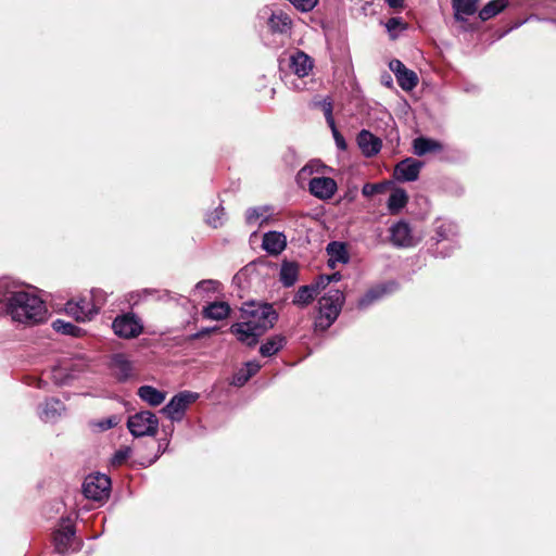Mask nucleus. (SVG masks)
<instances>
[{"instance_id": "obj_1", "label": "nucleus", "mask_w": 556, "mask_h": 556, "mask_svg": "<svg viewBox=\"0 0 556 556\" xmlns=\"http://www.w3.org/2000/svg\"><path fill=\"white\" fill-rule=\"evenodd\" d=\"M240 321L230 327L237 340L249 348H254L267 330L278 320V313L273 304L261 301H249L242 304Z\"/></svg>"}, {"instance_id": "obj_2", "label": "nucleus", "mask_w": 556, "mask_h": 556, "mask_svg": "<svg viewBox=\"0 0 556 556\" xmlns=\"http://www.w3.org/2000/svg\"><path fill=\"white\" fill-rule=\"evenodd\" d=\"M9 314L14 321L38 324L45 320L47 308L43 301L12 282Z\"/></svg>"}, {"instance_id": "obj_3", "label": "nucleus", "mask_w": 556, "mask_h": 556, "mask_svg": "<svg viewBox=\"0 0 556 556\" xmlns=\"http://www.w3.org/2000/svg\"><path fill=\"white\" fill-rule=\"evenodd\" d=\"M344 294L339 289H330L318 300L319 316L315 327L323 331L327 330L338 318L344 303Z\"/></svg>"}, {"instance_id": "obj_4", "label": "nucleus", "mask_w": 556, "mask_h": 556, "mask_svg": "<svg viewBox=\"0 0 556 556\" xmlns=\"http://www.w3.org/2000/svg\"><path fill=\"white\" fill-rule=\"evenodd\" d=\"M127 428L136 437H155L159 431V419L150 410H141L128 417Z\"/></svg>"}, {"instance_id": "obj_5", "label": "nucleus", "mask_w": 556, "mask_h": 556, "mask_svg": "<svg viewBox=\"0 0 556 556\" xmlns=\"http://www.w3.org/2000/svg\"><path fill=\"white\" fill-rule=\"evenodd\" d=\"M111 479L104 473L89 475L83 483L84 495L92 501L108 500L111 493Z\"/></svg>"}, {"instance_id": "obj_6", "label": "nucleus", "mask_w": 556, "mask_h": 556, "mask_svg": "<svg viewBox=\"0 0 556 556\" xmlns=\"http://www.w3.org/2000/svg\"><path fill=\"white\" fill-rule=\"evenodd\" d=\"M198 397L199 394L191 391L179 392L161 409V413L172 421H180L188 406L194 403Z\"/></svg>"}, {"instance_id": "obj_7", "label": "nucleus", "mask_w": 556, "mask_h": 556, "mask_svg": "<svg viewBox=\"0 0 556 556\" xmlns=\"http://www.w3.org/2000/svg\"><path fill=\"white\" fill-rule=\"evenodd\" d=\"M114 333L123 339H132L140 336L143 331V326L139 318L132 314L127 313L117 316L112 324Z\"/></svg>"}, {"instance_id": "obj_8", "label": "nucleus", "mask_w": 556, "mask_h": 556, "mask_svg": "<svg viewBox=\"0 0 556 556\" xmlns=\"http://www.w3.org/2000/svg\"><path fill=\"white\" fill-rule=\"evenodd\" d=\"M65 312L76 321L84 323L91 320L99 313V308L91 299L81 298L78 301H68L65 304Z\"/></svg>"}, {"instance_id": "obj_9", "label": "nucleus", "mask_w": 556, "mask_h": 556, "mask_svg": "<svg viewBox=\"0 0 556 556\" xmlns=\"http://www.w3.org/2000/svg\"><path fill=\"white\" fill-rule=\"evenodd\" d=\"M422 163L413 157H406L394 167V177L399 181H415L419 177Z\"/></svg>"}, {"instance_id": "obj_10", "label": "nucleus", "mask_w": 556, "mask_h": 556, "mask_svg": "<svg viewBox=\"0 0 556 556\" xmlns=\"http://www.w3.org/2000/svg\"><path fill=\"white\" fill-rule=\"evenodd\" d=\"M308 186L311 193L321 200L332 198L338 188L334 179L325 176L313 177Z\"/></svg>"}, {"instance_id": "obj_11", "label": "nucleus", "mask_w": 556, "mask_h": 556, "mask_svg": "<svg viewBox=\"0 0 556 556\" xmlns=\"http://www.w3.org/2000/svg\"><path fill=\"white\" fill-rule=\"evenodd\" d=\"M356 141L358 148L366 157H372L377 155L382 148L381 139L367 129H362L357 134Z\"/></svg>"}, {"instance_id": "obj_12", "label": "nucleus", "mask_w": 556, "mask_h": 556, "mask_svg": "<svg viewBox=\"0 0 556 556\" xmlns=\"http://www.w3.org/2000/svg\"><path fill=\"white\" fill-rule=\"evenodd\" d=\"M390 241L399 248H408L414 244L412 229L409 225L403 220L394 224L390 228Z\"/></svg>"}, {"instance_id": "obj_13", "label": "nucleus", "mask_w": 556, "mask_h": 556, "mask_svg": "<svg viewBox=\"0 0 556 556\" xmlns=\"http://www.w3.org/2000/svg\"><path fill=\"white\" fill-rule=\"evenodd\" d=\"M110 368L112 369L115 378L121 382L128 380L132 374L131 362L122 353L114 354L112 356Z\"/></svg>"}, {"instance_id": "obj_14", "label": "nucleus", "mask_w": 556, "mask_h": 556, "mask_svg": "<svg viewBox=\"0 0 556 556\" xmlns=\"http://www.w3.org/2000/svg\"><path fill=\"white\" fill-rule=\"evenodd\" d=\"M314 62L305 52L298 50L290 58V68L299 77H305L313 70Z\"/></svg>"}, {"instance_id": "obj_15", "label": "nucleus", "mask_w": 556, "mask_h": 556, "mask_svg": "<svg viewBox=\"0 0 556 556\" xmlns=\"http://www.w3.org/2000/svg\"><path fill=\"white\" fill-rule=\"evenodd\" d=\"M286 245V236L281 232L269 231L263 237L262 247L269 254L277 255L281 253Z\"/></svg>"}, {"instance_id": "obj_16", "label": "nucleus", "mask_w": 556, "mask_h": 556, "mask_svg": "<svg viewBox=\"0 0 556 556\" xmlns=\"http://www.w3.org/2000/svg\"><path fill=\"white\" fill-rule=\"evenodd\" d=\"M480 0H452L454 17L457 22L465 23V15H473L478 11Z\"/></svg>"}, {"instance_id": "obj_17", "label": "nucleus", "mask_w": 556, "mask_h": 556, "mask_svg": "<svg viewBox=\"0 0 556 556\" xmlns=\"http://www.w3.org/2000/svg\"><path fill=\"white\" fill-rule=\"evenodd\" d=\"M292 26L291 17L283 11L273 12L268 18V27L273 34H287Z\"/></svg>"}, {"instance_id": "obj_18", "label": "nucleus", "mask_w": 556, "mask_h": 556, "mask_svg": "<svg viewBox=\"0 0 556 556\" xmlns=\"http://www.w3.org/2000/svg\"><path fill=\"white\" fill-rule=\"evenodd\" d=\"M75 534V528L72 525H67L65 527H62L61 529L56 530L53 533V544L55 547V551L63 554L65 553L70 545L72 538Z\"/></svg>"}, {"instance_id": "obj_19", "label": "nucleus", "mask_w": 556, "mask_h": 556, "mask_svg": "<svg viewBox=\"0 0 556 556\" xmlns=\"http://www.w3.org/2000/svg\"><path fill=\"white\" fill-rule=\"evenodd\" d=\"M413 149L416 155L422 156L428 153L441 152L443 150V146L434 139L418 137L413 141Z\"/></svg>"}, {"instance_id": "obj_20", "label": "nucleus", "mask_w": 556, "mask_h": 556, "mask_svg": "<svg viewBox=\"0 0 556 556\" xmlns=\"http://www.w3.org/2000/svg\"><path fill=\"white\" fill-rule=\"evenodd\" d=\"M138 396L147 402L151 406L161 405L165 397L166 393L155 389L152 386H141L137 391Z\"/></svg>"}, {"instance_id": "obj_21", "label": "nucleus", "mask_w": 556, "mask_h": 556, "mask_svg": "<svg viewBox=\"0 0 556 556\" xmlns=\"http://www.w3.org/2000/svg\"><path fill=\"white\" fill-rule=\"evenodd\" d=\"M287 343V338L282 334H275L266 340L260 348V354L263 357H270L277 354Z\"/></svg>"}, {"instance_id": "obj_22", "label": "nucleus", "mask_w": 556, "mask_h": 556, "mask_svg": "<svg viewBox=\"0 0 556 556\" xmlns=\"http://www.w3.org/2000/svg\"><path fill=\"white\" fill-rule=\"evenodd\" d=\"M509 4L508 0H492L488 2L478 13L481 22L489 21L503 12Z\"/></svg>"}, {"instance_id": "obj_23", "label": "nucleus", "mask_w": 556, "mask_h": 556, "mask_svg": "<svg viewBox=\"0 0 556 556\" xmlns=\"http://www.w3.org/2000/svg\"><path fill=\"white\" fill-rule=\"evenodd\" d=\"M65 410L63 402L56 397H51L45 402L41 418L46 421L59 418Z\"/></svg>"}, {"instance_id": "obj_24", "label": "nucleus", "mask_w": 556, "mask_h": 556, "mask_svg": "<svg viewBox=\"0 0 556 556\" xmlns=\"http://www.w3.org/2000/svg\"><path fill=\"white\" fill-rule=\"evenodd\" d=\"M229 313L230 306L226 302H213L203 309L204 317L213 320H223Z\"/></svg>"}, {"instance_id": "obj_25", "label": "nucleus", "mask_w": 556, "mask_h": 556, "mask_svg": "<svg viewBox=\"0 0 556 556\" xmlns=\"http://www.w3.org/2000/svg\"><path fill=\"white\" fill-rule=\"evenodd\" d=\"M408 202V195L402 188H397L392 191L388 200V208L391 214H397L402 208L406 206Z\"/></svg>"}, {"instance_id": "obj_26", "label": "nucleus", "mask_w": 556, "mask_h": 556, "mask_svg": "<svg viewBox=\"0 0 556 556\" xmlns=\"http://www.w3.org/2000/svg\"><path fill=\"white\" fill-rule=\"evenodd\" d=\"M299 276V266L294 262H283L280 269V281L281 283L289 288L292 287Z\"/></svg>"}, {"instance_id": "obj_27", "label": "nucleus", "mask_w": 556, "mask_h": 556, "mask_svg": "<svg viewBox=\"0 0 556 556\" xmlns=\"http://www.w3.org/2000/svg\"><path fill=\"white\" fill-rule=\"evenodd\" d=\"M327 254L333 257L336 261L340 263H348L350 261V255L346 250V245L343 242L331 241L327 244L326 248Z\"/></svg>"}, {"instance_id": "obj_28", "label": "nucleus", "mask_w": 556, "mask_h": 556, "mask_svg": "<svg viewBox=\"0 0 556 556\" xmlns=\"http://www.w3.org/2000/svg\"><path fill=\"white\" fill-rule=\"evenodd\" d=\"M316 296L317 295L314 291V288L311 285L302 286L296 291V293L292 300V303L294 305L304 307V306L308 305L309 303H312Z\"/></svg>"}, {"instance_id": "obj_29", "label": "nucleus", "mask_w": 556, "mask_h": 556, "mask_svg": "<svg viewBox=\"0 0 556 556\" xmlns=\"http://www.w3.org/2000/svg\"><path fill=\"white\" fill-rule=\"evenodd\" d=\"M396 80L399 86L405 91H410L418 85L417 74L409 68L402 70L401 74L396 76Z\"/></svg>"}, {"instance_id": "obj_30", "label": "nucleus", "mask_w": 556, "mask_h": 556, "mask_svg": "<svg viewBox=\"0 0 556 556\" xmlns=\"http://www.w3.org/2000/svg\"><path fill=\"white\" fill-rule=\"evenodd\" d=\"M52 328L59 333L72 336L74 338L81 337V334L84 332V330L81 328L75 326L72 323H68V321H65L62 319L54 320L52 323Z\"/></svg>"}, {"instance_id": "obj_31", "label": "nucleus", "mask_w": 556, "mask_h": 556, "mask_svg": "<svg viewBox=\"0 0 556 556\" xmlns=\"http://www.w3.org/2000/svg\"><path fill=\"white\" fill-rule=\"evenodd\" d=\"M11 288V281L0 279V315L9 314V302L12 294Z\"/></svg>"}, {"instance_id": "obj_32", "label": "nucleus", "mask_w": 556, "mask_h": 556, "mask_svg": "<svg viewBox=\"0 0 556 556\" xmlns=\"http://www.w3.org/2000/svg\"><path fill=\"white\" fill-rule=\"evenodd\" d=\"M386 293V288L377 286L369 289L359 300L358 307L366 308L371 305L375 301L379 300Z\"/></svg>"}, {"instance_id": "obj_33", "label": "nucleus", "mask_w": 556, "mask_h": 556, "mask_svg": "<svg viewBox=\"0 0 556 556\" xmlns=\"http://www.w3.org/2000/svg\"><path fill=\"white\" fill-rule=\"evenodd\" d=\"M389 182L382 181L377 184L367 182L363 186L362 193L364 197L369 198L375 194L384 193L388 190Z\"/></svg>"}, {"instance_id": "obj_34", "label": "nucleus", "mask_w": 556, "mask_h": 556, "mask_svg": "<svg viewBox=\"0 0 556 556\" xmlns=\"http://www.w3.org/2000/svg\"><path fill=\"white\" fill-rule=\"evenodd\" d=\"M386 28L389 31L390 37L395 39L396 35H394L393 31L397 28L407 29V23H405L401 17H391L386 23Z\"/></svg>"}, {"instance_id": "obj_35", "label": "nucleus", "mask_w": 556, "mask_h": 556, "mask_svg": "<svg viewBox=\"0 0 556 556\" xmlns=\"http://www.w3.org/2000/svg\"><path fill=\"white\" fill-rule=\"evenodd\" d=\"M224 215V207L219 206L215 208L213 212H211L207 216V224L214 228L220 227L223 225L222 223V216Z\"/></svg>"}, {"instance_id": "obj_36", "label": "nucleus", "mask_w": 556, "mask_h": 556, "mask_svg": "<svg viewBox=\"0 0 556 556\" xmlns=\"http://www.w3.org/2000/svg\"><path fill=\"white\" fill-rule=\"evenodd\" d=\"M291 3L302 12H309L317 5L318 0H291Z\"/></svg>"}, {"instance_id": "obj_37", "label": "nucleus", "mask_w": 556, "mask_h": 556, "mask_svg": "<svg viewBox=\"0 0 556 556\" xmlns=\"http://www.w3.org/2000/svg\"><path fill=\"white\" fill-rule=\"evenodd\" d=\"M251 379L250 375L243 368L239 369L232 377L231 384L243 387Z\"/></svg>"}, {"instance_id": "obj_38", "label": "nucleus", "mask_w": 556, "mask_h": 556, "mask_svg": "<svg viewBox=\"0 0 556 556\" xmlns=\"http://www.w3.org/2000/svg\"><path fill=\"white\" fill-rule=\"evenodd\" d=\"M129 454H130V448H128V447L116 451L112 458V465L113 466H122L129 457Z\"/></svg>"}, {"instance_id": "obj_39", "label": "nucleus", "mask_w": 556, "mask_h": 556, "mask_svg": "<svg viewBox=\"0 0 556 556\" xmlns=\"http://www.w3.org/2000/svg\"><path fill=\"white\" fill-rule=\"evenodd\" d=\"M330 283V278H328V275H319L314 280V282L311 283V286L314 288V291L316 295L324 290L328 285Z\"/></svg>"}, {"instance_id": "obj_40", "label": "nucleus", "mask_w": 556, "mask_h": 556, "mask_svg": "<svg viewBox=\"0 0 556 556\" xmlns=\"http://www.w3.org/2000/svg\"><path fill=\"white\" fill-rule=\"evenodd\" d=\"M324 115L326 118V122L330 128H334L336 122L332 115V103L331 102H325L323 105Z\"/></svg>"}, {"instance_id": "obj_41", "label": "nucleus", "mask_w": 556, "mask_h": 556, "mask_svg": "<svg viewBox=\"0 0 556 556\" xmlns=\"http://www.w3.org/2000/svg\"><path fill=\"white\" fill-rule=\"evenodd\" d=\"M333 139L336 141V146L339 150L345 151L348 149V143L342 136V134L338 130L337 126L334 125V128H331Z\"/></svg>"}, {"instance_id": "obj_42", "label": "nucleus", "mask_w": 556, "mask_h": 556, "mask_svg": "<svg viewBox=\"0 0 556 556\" xmlns=\"http://www.w3.org/2000/svg\"><path fill=\"white\" fill-rule=\"evenodd\" d=\"M121 421V418L117 417V416H110L105 419H102L98 426L102 429V430H109V429H112L114 427H116Z\"/></svg>"}, {"instance_id": "obj_43", "label": "nucleus", "mask_w": 556, "mask_h": 556, "mask_svg": "<svg viewBox=\"0 0 556 556\" xmlns=\"http://www.w3.org/2000/svg\"><path fill=\"white\" fill-rule=\"evenodd\" d=\"M390 70L395 74V77L401 74L402 70H406L407 67L400 60H392L389 64Z\"/></svg>"}, {"instance_id": "obj_44", "label": "nucleus", "mask_w": 556, "mask_h": 556, "mask_svg": "<svg viewBox=\"0 0 556 556\" xmlns=\"http://www.w3.org/2000/svg\"><path fill=\"white\" fill-rule=\"evenodd\" d=\"M260 368H261V366L256 362H249V363L245 364V367L243 368V370H247V372L252 378L254 375L257 374Z\"/></svg>"}, {"instance_id": "obj_45", "label": "nucleus", "mask_w": 556, "mask_h": 556, "mask_svg": "<svg viewBox=\"0 0 556 556\" xmlns=\"http://www.w3.org/2000/svg\"><path fill=\"white\" fill-rule=\"evenodd\" d=\"M386 2L394 10H403L405 7V0H386Z\"/></svg>"}, {"instance_id": "obj_46", "label": "nucleus", "mask_w": 556, "mask_h": 556, "mask_svg": "<svg viewBox=\"0 0 556 556\" xmlns=\"http://www.w3.org/2000/svg\"><path fill=\"white\" fill-rule=\"evenodd\" d=\"M260 216H261V214L257 212V210L253 208V210L249 211V213L247 215V220H248V223H254L260 218Z\"/></svg>"}, {"instance_id": "obj_47", "label": "nucleus", "mask_w": 556, "mask_h": 556, "mask_svg": "<svg viewBox=\"0 0 556 556\" xmlns=\"http://www.w3.org/2000/svg\"><path fill=\"white\" fill-rule=\"evenodd\" d=\"M211 332H212V330L206 328V329H203V330L197 332L195 334H193L192 338L193 339H201V338H203L205 336H208Z\"/></svg>"}, {"instance_id": "obj_48", "label": "nucleus", "mask_w": 556, "mask_h": 556, "mask_svg": "<svg viewBox=\"0 0 556 556\" xmlns=\"http://www.w3.org/2000/svg\"><path fill=\"white\" fill-rule=\"evenodd\" d=\"M337 263H340V262L336 261L333 257L329 256L328 262H327L328 267H330L331 269H334L337 266Z\"/></svg>"}, {"instance_id": "obj_49", "label": "nucleus", "mask_w": 556, "mask_h": 556, "mask_svg": "<svg viewBox=\"0 0 556 556\" xmlns=\"http://www.w3.org/2000/svg\"><path fill=\"white\" fill-rule=\"evenodd\" d=\"M328 278H330V282L339 281L341 279V274L340 273H333L331 275H328Z\"/></svg>"}]
</instances>
